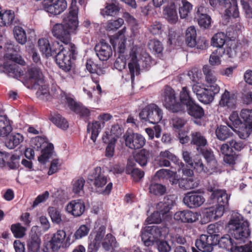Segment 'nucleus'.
Masks as SVG:
<instances>
[{
    "instance_id": "f257e3e1",
    "label": "nucleus",
    "mask_w": 252,
    "mask_h": 252,
    "mask_svg": "<svg viewBox=\"0 0 252 252\" xmlns=\"http://www.w3.org/2000/svg\"><path fill=\"white\" fill-rule=\"evenodd\" d=\"M126 29L123 28L111 39L113 46L117 50L119 54L114 63V67L119 71L125 69L128 63V67L130 73L131 82L134 80L135 75H138L141 69L147 68L152 64L151 57L142 48L137 45H133L128 51V54H125L126 51V38L125 36Z\"/></svg>"
},
{
    "instance_id": "f03ea898",
    "label": "nucleus",
    "mask_w": 252,
    "mask_h": 252,
    "mask_svg": "<svg viewBox=\"0 0 252 252\" xmlns=\"http://www.w3.org/2000/svg\"><path fill=\"white\" fill-rule=\"evenodd\" d=\"M229 227L232 236L235 241H233L228 235L222 237L218 241L219 246L222 248L230 250L235 248L237 245H240L245 242L246 238L250 235L249 224L244 220L242 215L235 214L229 222Z\"/></svg>"
},
{
    "instance_id": "7ed1b4c3",
    "label": "nucleus",
    "mask_w": 252,
    "mask_h": 252,
    "mask_svg": "<svg viewBox=\"0 0 252 252\" xmlns=\"http://www.w3.org/2000/svg\"><path fill=\"white\" fill-rule=\"evenodd\" d=\"M77 0H71L68 13L63 18V24H56L52 28L53 35L59 39L63 44H72L70 33H75L78 27V7L76 6Z\"/></svg>"
},
{
    "instance_id": "20e7f679",
    "label": "nucleus",
    "mask_w": 252,
    "mask_h": 252,
    "mask_svg": "<svg viewBox=\"0 0 252 252\" xmlns=\"http://www.w3.org/2000/svg\"><path fill=\"white\" fill-rule=\"evenodd\" d=\"M208 190L212 192L209 200V203L215 204V206L207 209L205 212L207 219L204 223L220 218L224 213L225 206L228 202L226 190L216 189L212 186L208 187Z\"/></svg>"
},
{
    "instance_id": "39448f33",
    "label": "nucleus",
    "mask_w": 252,
    "mask_h": 252,
    "mask_svg": "<svg viewBox=\"0 0 252 252\" xmlns=\"http://www.w3.org/2000/svg\"><path fill=\"white\" fill-rule=\"evenodd\" d=\"M6 53L4 56V67L8 72L9 76L14 78H17L24 74L23 71L19 68L16 63L24 65L25 62L22 57L17 54L16 52L19 50L18 46L15 47L12 43L6 45Z\"/></svg>"
},
{
    "instance_id": "423d86ee",
    "label": "nucleus",
    "mask_w": 252,
    "mask_h": 252,
    "mask_svg": "<svg viewBox=\"0 0 252 252\" xmlns=\"http://www.w3.org/2000/svg\"><path fill=\"white\" fill-rule=\"evenodd\" d=\"M27 83L29 88L37 90V95L41 99L48 96V87L44 84L43 74L39 68L32 67L29 69Z\"/></svg>"
},
{
    "instance_id": "0eeeda50",
    "label": "nucleus",
    "mask_w": 252,
    "mask_h": 252,
    "mask_svg": "<svg viewBox=\"0 0 252 252\" xmlns=\"http://www.w3.org/2000/svg\"><path fill=\"white\" fill-rule=\"evenodd\" d=\"M88 179L94 181V190L96 192L103 195L110 193L113 184L111 182L107 184V177L100 167H96L92 170L88 175Z\"/></svg>"
},
{
    "instance_id": "6e6552de",
    "label": "nucleus",
    "mask_w": 252,
    "mask_h": 252,
    "mask_svg": "<svg viewBox=\"0 0 252 252\" xmlns=\"http://www.w3.org/2000/svg\"><path fill=\"white\" fill-rule=\"evenodd\" d=\"M60 45L62 47H57V51L58 50L59 52L56 55V63L63 70L69 71L71 68V60L74 58L75 53V45L73 44Z\"/></svg>"
},
{
    "instance_id": "1a4fd4ad",
    "label": "nucleus",
    "mask_w": 252,
    "mask_h": 252,
    "mask_svg": "<svg viewBox=\"0 0 252 252\" xmlns=\"http://www.w3.org/2000/svg\"><path fill=\"white\" fill-rule=\"evenodd\" d=\"M168 232V228L166 226H146L141 231L142 241L146 246L149 247L156 242H158L159 238L165 237Z\"/></svg>"
},
{
    "instance_id": "9d476101",
    "label": "nucleus",
    "mask_w": 252,
    "mask_h": 252,
    "mask_svg": "<svg viewBox=\"0 0 252 252\" xmlns=\"http://www.w3.org/2000/svg\"><path fill=\"white\" fill-rule=\"evenodd\" d=\"M71 234L66 237V232L63 230H58L54 234L51 240L45 243L44 252H55L61 247L69 245Z\"/></svg>"
},
{
    "instance_id": "9b49d317",
    "label": "nucleus",
    "mask_w": 252,
    "mask_h": 252,
    "mask_svg": "<svg viewBox=\"0 0 252 252\" xmlns=\"http://www.w3.org/2000/svg\"><path fill=\"white\" fill-rule=\"evenodd\" d=\"M192 91L200 102L209 104L213 101L215 95L219 93L220 88L219 85L206 86L203 88L197 83L192 86Z\"/></svg>"
},
{
    "instance_id": "f8f14e48",
    "label": "nucleus",
    "mask_w": 252,
    "mask_h": 252,
    "mask_svg": "<svg viewBox=\"0 0 252 252\" xmlns=\"http://www.w3.org/2000/svg\"><path fill=\"white\" fill-rule=\"evenodd\" d=\"M139 116L143 122L157 124L162 120L163 112L157 105L151 103L144 107L139 113Z\"/></svg>"
},
{
    "instance_id": "ddd939ff",
    "label": "nucleus",
    "mask_w": 252,
    "mask_h": 252,
    "mask_svg": "<svg viewBox=\"0 0 252 252\" xmlns=\"http://www.w3.org/2000/svg\"><path fill=\"white\" fill-rule=\"evenodd\" d=\"M32 144L34 148L41 150V154L38 158L39 162L41 163H46L53 154V145L40 136L33 138L32 140Z\"/></svg>"
},
{
    "instance_id": "4468645a",
    "label": "nucleus",
    "mask_w": 252,
    "mask_h": 252,
    "mask_svg": "<svg viewBox=\"0 0 252 252\" xmlns=\"http://www.w3.org/2000/svg\"><path fill=\"white\" fill-rule=\"evenodd\" d=\"M166 108L173 112L182 111V105L177 101L175 91L170 87H165L161 98Z\"/></svg>"
},
{
    "instance_id": "2eb2a0df",
    "label": "nucleus",
    "mask_w": 252,
    "mask_h": 252,
    "mask_svg": "<svg viewBox=\"0 0 252 252\" xmlns=\"http://www.w3.org/2000/svg\"><path fill=\"white\" fill-rule=\"evenodd\" d=\"M106 227L101 225L98 229L93 231L89 239L88 251L89 252H95L100 248L105 236Z\"/></svg>"
},
{
    "instance_id": "dca6fc26",
    "label": "nucleus",
    "mask_w": 252,
    "mask_h": 252,
    "mask_svg": "<svg viewBox=\"0 0 252 252\" xmlns=\"http://www.w3.org/2000/svg\"><path fill=\"white\" fill-rule=\"evenodd\" d=\"M169 160H171L177 166H179L180 168H182L184 165V163L169 150L160 152L156 159L157 163L160 167L170 166V162Z\"/></svg>"
},
{
    "instance_id": "f3484780",
    "label": "nucleus",
    "mask_w": 252,
    "mask_h": 252,
    "mask_svg": "<svg viewBox=\"0 0 252 252\" xmlns=\"http://www.w3.org/2000/svg\"><path fill=\"white\" fill-rule=\"evenodd\" d=\"M67 6L65 0H45L43 3L45 10L53 15L60 14L66 9Z\"/></svg>"
},
{
    "instance_id": "a211bd4d",
    "label": "nucleus",
    "mask_w": 252,
    "mask_h": 252,
    "mask_svg": "<svg viewBox=\"0 0 252 252\" xmlns=\"http://www.w3.org/2000/svg\"><path fill=\"white\" fill-rule=\"evenodd\" d=\"M126 146L131 149L141 148L146 142L145 138L137 133L126 132L124 135Z\"/></svg>"
},
{
    "instance_id": "6ab92c4d",
    "label": "nucleus",
    "mask_w": 252,
    "mask_h": 252,
    "mask_svg": "<svg viewBox=\"0 0 252 252\" xmlns=\"http://www.w3.org/2000/svg\"><path fill=\"white\" fill-rule=\"evenodd\" d=\"M200 217L199 213L186 210L175 213L174 219L178 222L192 223L197 221Z\"/></svg>"
},
{
    "instance_id": "aec40b11",
    "label": "nucleus",
    "mask_w": 252,
    "mask_h": 252,
    "mask_svg": "<svg viewBox=\"0 0 252 252\" xmlns=\"http://www.w3.org/2000/svg\"><path fill=\"white\" fill-rule=\"evenodd\" d=\"M58 41L53 43L52 47L50 44L49 41L47 38H40L38 41V47L39 50L46 57H49L54 55L57 53V47H62Z\"/></svg>"
},
{
    "instance_id": "412c9836",
    "label": "nucleus",
    "mask_w": 252,
    "mask_h": 252,
    "mask_svg": "<svg viewBox=\"0 0 252 252\" xmlns=\"http://www.w3.org/2000/svg\"><path fill=\"white\" fill-rule=\"evenodd\" d=\"M240 117L244 121L242 125V135L241 138L248 137L252 129V109H243L240 113Z\"/></svg>"
},
{
    "instance_id": "4be33fe9",
    "label": "nucleus",
    "mask_w": 252,
    "mask_h": 252,
    "mask_svg": "<svg viewBox=\"0 0 252 252\" xmlns=\"http://www.w3.org/2000/svg\"><path fill=\"white\" fill-rule=\"evenodd\" d=\"M205 201L204 197L195 192H189L185 194L183 202L190 209L200 207Z\"/></svg>"
},
{
    "instance_id": "5701e85b",
    "label": "nucleus",
    "mask_w": 252,
    "mask_h": 252,
    "mask_svg": "<svg viewBox=\"0 0 252 252\" xmlns=\"http://www.w3.org/2000/svg\"><path fill=\"white\" fill-rule=\"evenodd\" d=\"M65 210L68 214L74 217H78L84 213L85 205L82 199L72 200L66 204Z\"/></svg>"
},
{
    "instance_id": "b1692460",
    "label": "nucleus",
    "mask_w": 252,
    "mask_h": 252,
    "mask_svg": "<svg viewBox=\"0 0 252 252\" xmlns=\"http://www.w3.org/2000/svg\"><path fill=\"white\" fill-rule=\"evenodd\" d=\"M186 42L187 45L190 47L197 46L198 49H203L206 47V40L204 39L201 40V44L199 45V40L196 41V31L194 26L189 27L186 30Z\"/></svg>"
},
{
    "instance_id": "393cba45",
    "label": "nucleus",
    "mask_w": 252,
    "mask_h": 252,
    "mask_svg": "<svg viewBox=\"0 0 252 252\" xmlns=\"http://www.w3.org/2000/svg\"><path fill=\"white\" fill-rule=\"evenodd\" d=\"M63 95L68 107L71 110L79 114L83 118H87L89 117L91 112L89 109L77 103L70 95L64 94Z\"/></svg>"
},
{
    "instance_id": "a878e982",
    "label": "nucleus",
    "mask_w": 252,
    "mask_h": 252,
    "mask_svg": "<svg viewBox=\"0 0 252 252\" xmlns=\"http://www.w3.org/2000/svg\"><path fill=\"white\" fill-rule=\"evenodd\" d=\"M118 136L110 131H105L102 138L104 143L107 144L105 149V156L107 158H111L114 156L115 144L117 140Z\"/></svg>"
},
{
    "instance_id": "bb28decb",
    "label": "nucleus",
    "mask_w": 252,
    "mask_h": 252,
    "mask_svg": "<svg viewBox=\"0 0 252 252\" xmlns=\"http://www.w3.org/2000/svg\"><path fill=\"white\" fill-rule=\"evenodd\" d=\"M216 244L212 236L205 234L201 235L195 242L196 247L199 251L202 252H211L213 250V245Z\"/></svg>"
},
{
    "instance_id": "cd10ccee",
    "label": "nucleus",
    "mask_w": 252,
    "mask_h": 252,
    "mask_svg": "<svg viewBox=\"0 0 252 252\" xmlns=\"http://www.w3.org/2000/svg\"><path fill=\"white\" fill-rule=\"evenodd\" d=\"M94 49L97 57L101 61H107L112 55L111 47L103 41L96 44Z\"/></svg>"
},
{
    "instance_id": "c85d7f7f",
    "label": "nucleus",
    "mask_w": 252,
    "mask_h": 252,
    "mask_svg": "<svg viewBox=\"0 0 252 252\" xmlns=\"http://www.w3.org/2000/svg\"><path fill=\"white\" fill-rule=\"evenodd\" d=\"M163 14L165 19L170 24H176L178 21L176 6L173 2L168 3L164 7Z\"/></svg>"
},
{
    "instance_id": "c756f323",
    "label": "nucleus",
    "mask_w": 252,
    "mask_h": 252,
    "mask_svg": "<svg viewBox=\"0 0 252 252\" xmlns=\"http://www.w3.org/2000/svg\"><path fill=\"white\" fill-rule=\"evenodd\" d=\"M36 229V227H33L32 233L28 242V249L29 252H39L40 249L41 239L39 236L35 233H33Z\"/></svg>"
},
{
    "instance_id": "7c9ffc66",
    "label": "nucleus",
    "mask_w": 252,
    "mask_h": 252,
    "mask_svg": "<svg viewBox=\"0 0 252 252\" xmlns=\"http://www.w3.org/2000/svg\"><path fill=\"white\" fill-rule=\"evenodd\" d=\"M242 123L240 120L238 113L237 112H233L229 117V121L227 122V125L234 131L237 132L239 136L242 135Z\"/></svg>"
},
{
    "instance_id": "2f4dec72",
    "label": "nucleus",
    "mask_w": 252,
    "mask_h": 252,
    "mask_svg": "<svg viewBox=\"0 0 252 252\" xmlns=\"http://www.w3.org/2000/svg\"><path fill=\"white\" fill-rule=\"evenodd\" d=\"M236 102V100L234 96L231 94L228 91L225 90L220 96L219 105L220 107L230 109L234 107Z\"/></svg>"
},
{
    "instance_id": "473e14b6",
    "label": "nucleus",
    "mask_w": 252,
    "mask_h": 252,
    "mask_svg": "<svg viewBox=\"0 0 252 252\" xmlns=\"http://www.w3.org/2000/svg\"><path fill=\"white\" fill-rule=\"evenodd\" d=\"M172 208V205L169 201H161L157 205L156 210L160 213L162 217L167 220L171 218V213L170 212Z\"/></svg>"
},
{
    "instance_id": "72a5a7b5",
    "label": "nucleus",
    "mask_w": 252,
    "mask_h": 252,
    "mask_svg": "<svg viewBox=\"0 0 252 252\" xmlns=\"http://www.w3.org/2000/svg\"><path fill=\"white\" fill-rule=\"evenodd\" d=\"M11 121L6 116H0V136H7L12 131Z\"/></svg>"
},
{
    "instance_id": "f704fd0d",
    "label": "nucleus",
    "mask_w": 252,
    "mask_h": 252,
    "mask_svg": "<svg viewBox=\"0 0 252 252\" xmlns=\"http://www.w3.org/2000/svg\"><path fill=\"white\" fill-rule=\"evenodd\" d=\"M199 184V180L193 176L189 178H182L179 181V187L184 189H190L197 188Z\"/></svg>"
},
{
    "instance_id": "c9c22d12",
    "label": "nucleus",
    "mask_w": 252,
    "mask_h": 252,
    "mask_svg": "<svg viewBox=\"0 0 252 252\" xmlns=\"http://www.w3.org/2000/svg\"><path fill=\"white\" fill-rule=\"evenodd\" d=\"M119 10L118 2L116 0H112L106 3L105 8L101 10V14L103 16H113Z\"/></svg>"
},
{
    "instance_id": "e433bc0d",
    "label": "nucleus",
    "mask_w": 252,
    "mask_h": 252,
    "mask_svg": "<svg viewBox=\"0 0 252 252\" xmlns=\"http://www.w3.org/2000/svg\"><path fill=\"white\" fill-rule=\"evenodd\" d=\"M24 138L19 133H13L5 141V146L9 149H13L23 142Z\"/></svg>"
},
{
    "instance_id": "4c0bfd02",
    "label": "nucleus",
    "mask_w": 252,
    "mask_h": 252,
    "mask_svg": "<svg viewBox=\"0 0 252 252\" xmlns=\"http://www.w3.org/2000/svg\"><path fill=\"white\" fill-rule=\"evenodd\" d=\"M103 127V123L99 121H94L88 125L87 131L91 133V138L95 142L102 127Z\"/></svg>"
},
{
    "instance_id": "58836bf2",
    "label": "nucleus",
    "mask_w": 252,
    "mask_h": 252,
    "mask_svg": "<svg viewBox=\"0 0 252 252\" xmlns=\"http://www.w3.org/2000/svg\"><path fill=\"white\" fill-rule=\"evenodd\" d=\"M198 173H205L210 175L215 173V168L210 167H205L202 160L200 158H195L193 160L192 165H190Z\"/></svg>"
},
{
    "instance_id": "ea45409f",
    "label": "nucleus",
    "mask_w": 252,
    "mask_h": 252,
    "mask_svg": "<svg viewBox=\"0 0 252 252\" xmlns=\"http://www.w3.org/2000/svg\"><path fill=\"white\" fill-rule=\"evenodd\" d=\"M201 153L207 162L208 166L210 168H215V173H217L219 171L218 169V164L215 158L213 152L210 149H206L202 150Z\"/></svg>"
},
{
    "instance_id": "a19ab883",
    "label": "nucleus",
    "mask_w": 252,
    "mask_h": 252,
    "mask_svg": "<svg viewBox=\"0 0 252 252\" xmlns=\"http://www.w3.org/2000/svg\"><path fill=\"white\" fill-rule=\"evenodd\" d=\"M202 71L205 77V81L208 84L207 86L212 87V86L218 85L216 84L217 78L214 72L209 65H204Z\"/></svg>"
},
{
    "instance_id": "79ce46f5",
    "label": "nucleus",
    "mask_w": 252,
    "mask_h": 252,
    "mask_svg": "<svg viewBox=\"0 0 252 252\" xmlns=\"http://www.w3.org/2000/svg\"><path fill=\"white\" fill-rule=\"evenodd\" d=\"M189 92L186 87H183L180 94L179 103L182 105V111H184L186 107L191 104L194 101L189 95Z\"/></svg>"
},
{
    "instance_id": "37998d69",
    "label": "nucleus",
    "mask_w": 252,
    "mask_h": 252,
    "mask_svg": "<svg viewBox=\"0 0 252 252\" xmlns=\"http://www.w3.org/2000/svg\"><path fill=\"white\" fill-rule=\"evenodd\" d=\"M237 42L234 40H228L226 43L223 54H225L228 58H233L237 54Z\"/></svg>"
},
{
    "instance_id": "c03bdc74",
    "label": "nucleus",
    "mask_w": 252,
    "mask_h": 252,
    "mask_svg": "<svg viewBox=\"0 0 252 252\" xmlns=\"http://www.w3.org/2000/svg\"><path fill=\"white\" fill-rule=\"evenodd\" d=\"M85 180L83 178L74 179L72 182V190L76 195L81 196L84 194Z\"/></svg>"
},
{
    "instance_id": "a18cd8bd",
    "label": "nucleus",
    "mask_w": 252,
    "mask_h": 252,
    "mask_svg": "<svg viewBox=\"0 0 252 252\" xmlns=\"http://www.w3.org/2000/svg\"><path fill=\"white\" fill-rule=\"evenodd\" d=\"M226 35L222 32H220L214 35L211 39V45L214 47L221 49V47L226 43Z\"/></svg>"
},
{
    "instance_id": "49530a36",
    "label": "nucleus",
    "mask_w": 252,
    "mask_h": 252,
    "mask_svg": "<svg viewBox=\"0 0 252 252\" xmlns=\"http://www.w3.org/2000/svg\"><path fill=\"white\" fill-rule=\"evenodd\" d=\"M186 108L188 114L195 118H201L204 115L203 109L194 101Z\"/></svg>"
},
{
    "instance_id": "de8ad7c7",
    "label": "nucleus",
    "mask_w": 252,
    "mask_h": 252,
    "mask_svg": "<svg viewBox=\"0 0 252 252\" xmlns=\"http://www.w3.org/2000/svg\"><path fill=\"white\" fill-rule=\"evenodd\" d=\"M14 18V12L11 10L0 11V26H7L10 25Z\"/></svg>"
},
{
    "instance_id": "09e8293b",
    "label": "nucleus",
    "mask_w": 252,
    "mask_h": 252,
    "mask_svg": "<svg viewBox=\"0 0 252 252\" xmlns=\"http://www.w3.org/2000/svg\"><path fill=\"white\" fill-rule=\"evenodd\" d=\"M13 34L16 40L20 44H25L27 41L25 31L20 26H15L13 29Z\"/></svg>"
},
{
    "instance_id": "8fccbe9b",
    "label": "nucleus",
    "mask_w": 252,
    "mask_h": 252,
    "mask_svg": "<svg viewBox=\"0 0 252 252\" xmlns=\"http://www.w3.org/2000/svg\"><path fill=\"white\" fill-rule=\"evenodd\" d=\"M152 179L149 186V192L154 195L160 196L164 194L166 190V187L159 183L154 182Z\"/></svg>"
},
{
    "instance_id": "3c124183",
    "label": "nucleus",
    "mask_w": 252,
    "mask_h": 252,
    "mask_svg": "<svg viewBox=\"0 0 252 252\" xmlns=\"http://www.w3.org/2000/svg\"><path fill=\"white\" fill-rule=\"evenodd\" d=\"M101 245L103 248L107 251H109L111 248H115L118 246L115 237L110 233H108L105 235Z\"/></svg>"
},
{
    "instance_id": "603ef678",
    "label": "nucleus",
    "mask_w": 252,
    "mask_h": 252,
    "mask_svg": "<svg viewBox=\"0 0 252 252\" xmlns=\"http://www.w3.org/2000/svg\"><path fill=\"white\" fill-rule=\"evenodd\" d=\"M123 18L126 23L131 27L132 35L135 36L139 29L138 24L137 20L127 12L124 13Z\"/></svg>"
},
{
    "instance_id": "864d4df0",
    "label": "nucleus",
    "mask_w": 252,
    "mask_h": 252,
    "mask_svg": "<svg viewBox=\"0 0 252 252\" xmlns=\"http://www.w3.org/2000/svg\"><path fill=\"white\" fill-rule=\"evenodd\" d=\"M222 49H217L211 54L209 58V63L212 66H219L221 63V58L222 57Z\"/></svg>"
},
{
    "instance_id": "5fc2aeb1",
    "label": "nucleus",
    "mask_w": 252,
    "mask_h": 252,
    "mask_svg": "<svg viewBox=\"0 0 252 252\" xmlns=\"http://www.w3.org/2000/svg\"><path fill=\"white\" fill-rule=\"evenodd\" d=\"M228 127L226 126H220L217 127L216 130V135L218 139L223 141L230 136L232 133Z\"/></svg>"
},
{
    "instance_id": "6e6d98bb",
    "label": "nucleus",
    "mask_w": 252,
    "mask_h": 252,
    "mask_svg": "<svg viewBox=\"0 0 252 252\" xmlns=\"http://www.w3.org/2000/svg\"><path fill=\"white\" fill-rule=\"evenodd\" d=\"M182 5H180L179 12L180 17L182 19L186 18L192 9V4L186 0H182Z\"/></svg>"
},
{
    "instance_id": "4d7b16f0",
    "label": "nucleus",
    "mask_w": 252,
    "mask_h": 252,
    "mask_svg": "<svg viewBox=\"0 0 252 252\" xmlns=\"http://www.w3.org/2000/svg\"><path fill=\"white\" fill-rule=\"evenodd\" d=\"M230 5L228 7H224L225 15L236 18L239 16V11L237 6V0H230Z\"/></svg>"
},
{
    "instance_id": "13d9d810",
    "label": "nucleus",
    "mask_w": 252,
    "mask_h": 252,
    "mask_svg": "<svg viewBox=\"0 0 252 252\" xmlns=\"http://www.w3.org/2000/svg\"><path fill=\"white\" fill-rule=\"evenodd\" d=\"M191 143L198 147H201L206 146L207 141L200 132H194L192 133Z\"/></svg>"
},
{
    "instance_id": "bf43d9fd",
    "label": "nucleus",
    "mask_w": 252,
    "mask_h": 252,
    "mask_svg": "<svg viewBox=\"0 0 252 252\" xmlns=\"http://www.w3.org/2000/svg\"><path fill=\"white\" fill-rule=\"evenodd\" d=\"M48 212L54 223L59 224L61 222L62 215L58 209L54 207H49L48 209Z\"/></svg>"
},
{
    "instance_id": "052dcab7",
    "label": "nucleus",
    "mask_w": 252,
    "mask_h": 252,
    "mask_svg": "<svg viewBox=\"0 0 252 252\" xmlns=\"http://www.w3.org/2000/svg\"><path fill=\"white\" fill-rule=\"evenodd\" d=\"M149 153L145 149H142L137 153L134 156L135 161L140 165L143 166L146 165L147 163Z\"/></svg>"
},
{
    "instance_id": "680f3d73",
    "label": "nucleus",
    "mask_w": 252,
    "mask_h": 252,
    "mask_svg": "<svg viewBox=\"0 0 252 252\" xmlns=\"http://www.w3.org/2000/svg\"><path fill=\"white\" fill-rule=\"evenodd\" d=\"M211 7L216 9H223L230 5V0H207Z\"/></svg>"
},
{
    "instance_id": "e2e57ef3",
    "label": "nucleus",
    "mask_w": 252,
    "mask_h": 252,
    "mask_svg": "<svg viewBox=\"0 0 252 252\" xmlns=\"http://www.w3.org/2000/svg\"><path fill=\"white\" fill-rule=\"evenodd\" d=\"M52 121L56 126L62 129H66L68 127L67 122L60 114L54 116Z\"/></svg>"
},
{
    "instance_id": "0e129e2a",
    "label": "nucleus",
    "mask_w": 252,
    "mask_h": 252,
    "mask_svg": "<svg viewBox=\"0 0 252 252\" xmlns=\"http://www.w3.org/2000/svg\"><path fill=\"white\" fill-rule=\"evenodd\" d=\"M198 23L201 27L205 29L209 28L211 24V17L206 14H198Z\"/></svg>"
},
{
    "instance_id": "69168bd1",
    "label": "nucleus",
    "mask_w": 252,
    "mask_h": 252,
    "mask_svg": "<svg viewBox=\"0 0 252 252\" xmlns=\"http://www.w3.org/2000/svg\"><path fill=\"white\" fill-rule=\"evenodd\" d=\"M124 21L122 18H119L116 20H109L106 25V29L107 31H116L120 28L123 24Z\"/></svg>"
},
{
    "instance_id": "338daca9",
    "label": "nucleus",
    "mask_w": 252,
    "mask_h": 252,
    "mask_svg": "<svg viewBox=\"0 0 252 252\" xmlns=\"http://www.w3.org/2000/svg\"><path fill=\"white\" fill-rule=\"evenodd\" d=\"M86 67L89 72L93 74V75H95V77L97 76V75H100L101 73L100 69L98 68L97 65L91 60L87 61L86 63Z\"/></svg>"
},
{
    "instance_id": "774afa93",
    "label": "nucleus",
    "mask_w": 252,
    "mask_h": 252,
    "mask_svg": "<svg viewBox=\"0 0 252 252\" xmlns=\"http://www.w3.org/2000/svg\"><path fill=\"white\" fill-rule=\"evenodd\" d=\"M162 221H167L162 217L161 214L157 210L147 218L146 221L149 223H159Z\"/></svg>"
}]
</instances>
